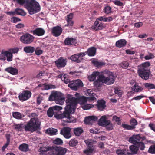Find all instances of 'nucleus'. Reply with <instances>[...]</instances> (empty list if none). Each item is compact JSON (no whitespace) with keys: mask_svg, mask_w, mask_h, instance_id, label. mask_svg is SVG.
<instances>
[{"mask_svg":"<svg viewBox=\"0 0 155 155\" xmlns=\"http://www.w3.org/2000/svg\"><path fill=\"white\" fill-rule=\"evenodd\" d=\"M86 94L90 97L82 96L79 98H75L71 94L67 95L65 101L66 105L64 108L65 110L62 114H57L54 115L56 118L61 119L64 122V123H62V125H66V123L76 122V119L70 114H73L74 112L76 106L78 103L83 106L87 102H90L96 100L94 96L95 94L91 90H87Z\"/></svg>","mask_w":155,"mask_h":155,"instance_id":"obj_1","label":"nucleus"},{"mask_svg":"<svg viewBox=\"0 0 155 155\" xmlns=\"http://www.w3.org/2000/svg\"><path fill=\"white\" fill-rule=\"evenodd\" d=\"M104 75L101 74L98 77V79L96 80L94 83V85L96 87H98L104 83Z\"/></svg>","mask_w":155,"mask_h":155,"instance_id":"obj_17","label":"nucleus"},{"mask_svg":"<svg viewBox=\"0 0 155 155\" xmlns=\"http://www.w3.org/2000/svg\"><path fill=\"white\" fill-rule=\"evenodd\" d=\"M74 131L75 135L77 136H79L83 131L82 128L80 127L74 128Z\"/></svg>","mask_w":155,"mask_h":155,"instance_id":"obj_35","label":"nucleus"},{"mask_svg":"<svg viewBox=\"0 0 155 155\" xmlns=\"http://www.w3.org/2000/svg\"><path fill=\"white\" fill-rule=\"evenodd\" d=\"M5 70L13 75H17L18 73V70L16 68L12 67L7 68L5 69Z\"/></svg>","mask_w":155,"mask_h":155,"instance_id":"obj_24","label":"nucleus"},{"mask_svg":"<svg viewBox=\"0 0 155 155\" xmlns=\"http://www.w3.org/2000/svg\"><path fill=\"white\" fill-rule=\"evenodd\" d=\"M106 27V25L104 23H102L101 21H96L94 25L91 27V28L95 31H98L102 30L104 28Z\"/></svg>","mask_w":155,"mask_h":155,"instance_id":"obj_12","label":"nucleus"},{"mask_svg":"<svg viewBox=\"0 0 155 155\" xmlns=\"http://www.w3.org/2000/svg\"><path fill=\"white\" fill-rule=\"evenodd\" d=\"M78 143V141L76 140L72 139L69 141V144L71 146L73 147L76 146Z\"/></svg>","mask_w":155,"mask_h":155,"instance_id":"obj_42","label":"nucleus"},{"mask_svg":"<svg viewBox=\"0 0 155 155\" xmlns=\"http://www.w3.org/2000/svg\"><path fill=\"white\" fill-rule=\"evenodd\" d=\"M149 126L151 129L155 132V125L153 123H150Z\"/></svg>","mask_w":155,"mask_h":155,"instance_id":"obj_64","label":"nucleus"},{"mask_svg":"<svg viewBox=\"0 0 155 155\" xmlns=\"http://www.w3.org/2000/svg\"><path fill=\"white\" fill-rule=\"evenodd\" d=\"M129 65L128 62L125 61L122 62L120 64V66L121 67L124 68H127Z\"/></svg>","mask_w":155,"mask_h":155,"instance_id":"obj_51","label":"nucleus"},{"mask_svg":"<svg viewBox=\"0 0 155 155\" xmlns=\"http://www.w3.org/2000/svg\"><path fill=\"white\" fill-rule=\"evenodd\" d=\"M127 43L126 41L124 39H120L117 41L116 43V46L119 48L124 46Z\"/></svg>","mask_w":155,"mask_h":155,"instance_id":"obj_27","label":"nucleus"},{"mask_svg":"<svg viewBox=\"0 0 155 155\" xmlns=\"http://www.w3.org/2000/svg\"><path fill=\"white\" fill-rule=\"evenodd\" d=\"M40 145L39 146L40 148L39 150V151L40 152V153H43V152L49 151L48 154L49 155H51L50 153L51 152V151L52 146H46L45 145L42 143H40Z\"/></svg>","mask_w":155,"mask_h":155,"instance_id":"obj_14","label":"nucleus"},{"mask_svg":"<svg viewBox=\"0 0 155 155\" xmlns=\"http://www.w3.org/2000/svg\"><path fill=\"white\" fill-rule=\"evenodd\" d=\"M13 117L17 119H19L22 118V115L21 113L18 112H15L13 113Z\"/></svg>","mask_w":155,"mask_h":155,"instance_id":"obj_46","label":"nucleus"},{"mask_svg":"<svg viewBox=\"0 0 155 155\" xmlns=\"http://www.w3.org/2000/svg\"><path fill=\"white\" fill-rule=\"evenodd\" d=\"M40 124L41 122L38 119L33 118H31L26 125L17 124L14 126V127L18 131H21L25 129L26 131H30L33 132L40 128Z\"/></svg>","mask_w":155,"mask_h":155,"instance_id":"obj_2","label":"nucleus"},{"mask_svg":"<svg viewBox=\"0 0 155 155\" xmlns=\"http://www.w3.org/2000/svg\"><path fill=\"white\" fill-rule=\"evenodd\" d=\"M19 49L16 48L9 49V51L12 54V53H17Z\"/></svg>","mask_w":155,"mask_h":155,"instance_id":"obj_55","label":"nucleus"},{"mask_svg":"<svg viewBox=\"0 0 155 155\" xmlns=\"http://www.w3.org/2000/svg\"><path fill=\"white\" fill-rule=\"evenodd\" d=\"M129 149L131 153L133 154L137 153L138 150V148L137 147L134 145L130 146Z\"/></svg>","mask_w":155,"mask_h":155,"instance_id":"obj_38","label":"nucleus"},{"mask_svg":"<svg viewBox=\"0 0 155 155\" xmlns=\"http://www.w3.org/2000/svg\"><path fill=\"white\" fill-rule=\"evenodd\" d=\"M69 58L72 61H76L77 63H79L80 62V61L79 58V56H78V54L72 55Z\"/></svg>","mask_w":155,"mask_h":155,"instance_id":"obj_34","label":"nucleus"},{"mask_svg":"<svg viewBox=\"0 0 155 155\" xmlns=\"http://www.w3.org/2000/svg\"><path fill=\"white\" fill-rule=\"evenodd\" d=\"M15 14L24 16L26 15V12L22 9L17 8L15 9Z\"/></svg>","mask_w":155,"mask_h":155,"instance_id":"obj_36","label":"nucleus"},{"mask_svg":"<svg viewBox=\"0 0 155 155\" xmlns=\"http://www.w3.org/2000/svg\"><path fill=\"white\" fill-rule=\"evenodd\" d=\"M144 86L146 88L150 89L155 88V85L153 84L146 83L144 84Z\"/></svg>","mask_w":155,"mask_h":155,"instance_id":"obj_48","label":"nucleus"},{"mask_svg":"<svg viewBox=\"0 0 155 155\" xmlns=\"http://www.w3.org/2000/svg\"><path fill=\"white\" fill-rule=\"evenodd\" d=\"M116 153L118 155H129L130 153L128 150L126 149H118L116 151Z\"/></svg>","mask_w":155,"mask_h":155,"instance_id":"obj_30","label":"nucleus"},{"mask_svg":"<svg viewBox=\"0 0 155 155\" xmlns=\"http://www.w3.org/2000/svg\"><path fill=\"white\" fill-rule=\"evenodd\" d=\"M92 62L94 65L97 67H99L104 65L105 64L104 62L102 61H98L96 60H92Z\"/></svg>","mask_w":155,"mask_h":155,"instance_id":"obj_32","label":"nucleus"},{"mask_svg":"<svg viewBox=\"0 0 155 155\" xmlns=\"http://www.w3.org/2000/svg\"><path fill=\"white\" fill-rule=\"evenodd\" d=\"M19 148L21 151L25 152L27 151L28 149V145L25 143L21 145Z\"/></svg>","mask_w":155,"mask_h":155,"instance_id":"obj_39","label":"nucleus"},{"mask_svg":"<svg viewBox=\"0 0 155 155\" xmlns=\"http://www.w3.org/2000/svg\"><path fill=\"white\" fill-rule=\"evenodd\" d=\"M62 30L59 26H56L52 28V33L53 35L56 37L59 36L62 33Z\"/></svg>","mask_w":155,"mask_h":155,"instance_id":"obj_21","label":"nucleus"},{"mask_svg":"<svg viewBox=\"0 0 155 155\" xmlns=\"http://www.w3.org/2000/svg\"><path fill=\"white\" fill-rule=\"evenodd\" d=\"M52 107L54 111H59L62 109V107L59 106H55Z\"/></svg>","mask_w":155,"mask_h":155,"instance_id":"obj_59","label":"nucleus"},{"mask_svg":"<svg viewBox=\"0 0 155 155\" xmlns=\"http://www.w3.org/2000/svg\"><path fill=\"white\" fill-rule=\"evenodd\" d=\"M111 8L109 6L106 7L104 10V12L106 14H109L111 12Z\"/></svg>","mask_w":155,"mask_h":155,"instance_id":"obj_52","label":"nucleus"},{"mask_svg":"<svg viewBox=\"0 0 155 155\" xmlns=\"http://www.w3.org/2000/svg\"><path fill=\"white\" fill-rule=\"evenodd\" d=\"M122 127L125 129L129 130H131L133 129V127H131L130 125H127L126 124H122Z\"/></svg>","mask_w":155,"mask_h":155,"instance_id":"obj_54","label":"nucleus"},{"mask_svg":"<svg viewBox=\"0 0 155 155\" xmlns=\"http://www.w3.org/2000/svg\"><path fill=\"white\" fill-rule=\"evenodd\" d=\"M53 143L55 144L60 145L63 143V142L61 139L57 138L53 140Z\"/></svg>","mask_w":155,"mask_h":155,"instance_id":"obj_47","label":"nucleus"},{"mask_svg":"<svg viewBox=\"0 0 155 155\" xmlns=\"http://www.w3.org/2000/svg\"><path fill=\"white\" fill-rule=\"evenodd\" d=\"M31 92L29 91H24L20 93L18 96L19 100L21 101H24L28 100L31 95Z\"/></svg>","mask_w":155,"mask_h":155,"instance_id":"obj_11","label":"nucleus"},{"mask_svg":"<svg viewBox=\"0 0 155 155\" xmlns=\"http://www.w3.org/2000/svg\"><path fill=\"white\" fill-rule=\"evenodd\" d=\"M130 123L131 127H133V129H134L135 127V126L137 124V122L135 119L133 118L130 120Z\"/></svg>","mask_w":155,"mask_h":155,"instance_id":"obj_45","label":"nucleus"},{"mask_svg":"<svg viewBox=\"0 0 155 155\" xmlns=\"http://www.w3.org/2000/svg\"><path fill=\"white\" fill-rule=\"evenodd\" d=\"M90 132L91 133L94 134H98L100 132L99 130L98 129H91L90 130Z\"/></svg>","mask_w":155,"mask_h":155,"instance_id":"obj_61","label":"nucleus"},{"mask_svg":"<svg viewBox=\"0 0 155 155\" xmlns=\"http://www.w3.org/2000/svg\"><path fill=\"white\" fill-rule=\"evenodd\" d=\"M66 61L62 58H60L55 61V63L58 68L64 67L66 64Z\"/></svg>","mask_w":155,"mask_h":155,"instance_id":"obj_15","label":"nucleus"},{"mask_svg":"<svg viewBox=\"0 0 155 155\" xmlns=\"http://www.w3.org/2000/svg\"><path fill=\"white\" fill-rule=\"evenodd\" d=\"M94 106V105L91 104H86V103L83 105L82 106V107L84 110H87L90 109L91 108L93 107Z\"/></svg>","mask_w":155,"mask_h":155,"instance_id":"obj_40","label":"nucleus"},{"mask_svg":"<svg viewBox=\"0 0 155 155\" xmlns=\"http://www.w3.org/2000/svg\"><path fill=\"white\" fill-rule=\"evenodd\" d=\"M102 75H104V83L107 85H110L114 83V74L112 72L108 71H105L103 72Z\"/></svg>","mask_w":155,"mask_h":155,"instance_id":"obj_6","label":"nucleus"},{"mask_svg":"<svg viewBox=\"0 0 155 155\" xmlns=\"http://www.w3.org/2000/svg\"><path fill=\"white\" fill-rule=\"evenodd\" d=\"M101 74L100 72L97 71L94 72L88 76V79L90 81H93L96 79L97 77H99V75Z\"/></svg>","mask_w":155,"mask_h":155,"instance_id":"obj_25","label":"nucleus"},{"mask_svg":"<svg viewBox=\"0 0 155 155\" xmlns=\"http://www.w3.org/2000/svg\"><path fill=\"white\" fill-rule=\"evenodd\" d=\"M77 43L76 39L72 38H67L64 40V44L66 45H75Z\"/></svg>","mask_w":155,"mask_h":155,"instance_id":"obj_19","label":"nucleus"},{"mask_svg":"<svg viewBox=\"0 0 155 155\" xmlns=\"http://www.w3.org/2000/svg\"><path fill=\"white\" fill-rule=\"evenodd\" d=\"M71 129L70 128L64 127L61 130L60 133L63 135L65 138L69 139L71 137Z\"/></svg>","mask_w":155,"mask_h":155,"instance_id":"obj_13","label":"nucleus"},{"mask_svg":"<svg viewBox=\"0 0 155 155\" xmlns=\"http://www.w3.org/2000/svg\"><path fill=\"white\" fill-rule=\"evenodd\" d=\"M68 85L72 90H76L80 87H82L83 84L81 80L78 79L70 81Z\"/></svg>","mask_w":155,"mask_h":155,"instance_id":"obj_10","label":"nucleus"},{"mask_svg":"<svg viewBox=\"0 0 155 155\" xmlns=\"http://www.w3.org/2000/svg\"><path fill=\"white\" fill-rule=\"evenodd\" d=\"M5 57H7V60L8 62L12 61L13 55L9 51H5Z\"/></svg>","mask_w":155,"mask_h":155,"instance_id":"obj_37","label":"nucleus"},{"mask_svg":"<svg viewBox=\"0 0 155 155\" xmlns=\"http://www.w3.org/2000/svg\"><path fill=\"white\" fill-rule=\"evenodd\" d=\"M84 142L86 144L87 148L84 151V153L87 155H90L93 152H95V148L93 144L96 141L94 140L87 139L84 140Z\"/></svg>","mask_w":155,"mask_h":155,"instance_id":"obj_7","label":"nucleus"},{"mask_svg":"<svg viewBox=\"0 0 155 155\" xmlns=\"http://www.w3.org/2000/svg\"><path fill=\"white\" fill-rule=\"evenodd\" d=\"M148 152L151 154H155V144L152 145L150 147Z\"/></svg>","mask_w":155,"mask_h":155,"instance_id":"obj_44","label":"nucleus"},{"mask_svg":"<svg viewBox=\"0 0 155 155\" xmlns=\"http://www.w3.org/2000/svg\"><path fill=\"white\" fill-rule=\"evenodd\" d=\"M9 138H7V141L6 143L4 145L2 148V151H4L5 149L7 147L9 144Z\"/></svg>","mask_w":155,"mask_h":155,"instance_id":"obj_62","label":"nucleus"},{"mask_svg":"<svg viewBox=\"0 0 155 155\" xmlns=\"http://www.w3.org/2000/svg\"><path fill=\"white\" fill-rule=\"evenodd\" d=\"M137 147L141 150H144L145 148V146L144 143L142 142H139L137 143Z\"/></svg>","mask_w":155,"mask_h":155,"instance_id":"obj_43","label":"nucleus"},{"mask_svg":"<svg viewBox=\"0 0 155 155\" xmlns=\"http://www.w3.org/2000/svg\"><path fill=\"white\" fill-rule=\"evenodd\" d=\"M107 116L104 115L102 116L99 121V124L101 126H104L105 125L107 124L110 122V120H107Z\"/></svg>","mask_w":155,"mask_h":155,"instance_id":"obj_23","label":"nucleus"},{"mask_svg":"<svg viewBox=\"0 0 155 155\" xmlns=\"http://www.w3.org/2000/svg\"><path fill=\"white\" fill-rule=\"evenodd\" d=\"M6 59L5 51L2 52L0 54V60L5 61Z\"/></svg>","mask_w":155,"mask_h":155,"instance_id":"obj_56","label":"nucleus"},{"mask_svg":"<svg viewBox=\"0 0 155 155\" xmlns=\"http://www.w3.org/2000/svg\"><path fill=\"white\" fill-rule=\"evenodd\" d=\"M131 89L134 91L138 92L142 91L143 90V88L138 85L135 84L134 86L131 87Z\"/></svg>","mask_w":155,"mask_h":155,"instance_id":"obj_31","label":"nucleus"},{"mask_svg":"<svg viewBox=\"0 0 155 155\" xmlns=\"http://www.w3.org/2000/svg\"><path fill=\"white\" fill-rule=\"evenodd\" d=\"M43 99V97L41 96H39L37 97V103L38 104H40L41 102V101Z\"/></svg>","mask_w":155,"mask_h":155,"instance_id":"obj_63","label":"nucleus"},{"mask_svg":"<svg viewBox=\"0 0 155 155\" xmlns=\"http://www.w3.org/2000/svg\"><path fill=\"white\" fill-rule=\"evenodd\" d=\"M31 32L34 35L41 36L44 35L45 31L42 28H38L33 31H32Z\"/></svg>","mask_w":155,"mask_h":155,"instance_id":"obj_18","label":"nucleus"},{"mask_svg":"<svg viewBox=\"0 0 155 155\" xmlns=\"http://www.w3.org/2000/svg\"><path fill=\"white\" fill-rule=\"evenodd\" d=\"M113 120L117 122L118 124H119V123H120V118L116 116L115 115L113 116Z\"/></svg>","mask_w":155,"mask_h":155,"instance_id":"obj_60","label":"nucleus"},{"mask_svg":"<svg viewBox=\"0 0 155 155\" xmlns=\"http://www.w3.org/2000/svg\"><path fill=\"white\" fill-rule=\"evenodd\" d=\"M154 58V55L151 53H149L148 54L145 56L144 58L146 60H149L153 59Z\"/></svg>","mask_w":155,"mask_h":155,"instance_id":"obj_49","label":"nucleus"},{"mask_svg":"<svg viewBox=\"0 0 155 155\" xmlns=\"http://www.w3.org/2000/svg\"><path fill=\"white\" fill-rule=\"evenodd\" d=\"M68 149L61 147L52 146L51 155H64L66 153Z\"/></svg>","mask_w":155,"mask_h":155,"instance_id":"obj_8","label":"nucleus"},{"mask_svg":"<svg viewBox=\"0 0 155 155\" xmlns=\"http://www.w3.org/2000/svg\"><path fill=\"white\" fill-rule=\"evenodd\" d=\"M55 112L52 108V107H50L47 111V114L48 116L50 117H52Z\"/></svg>","mask_w":155,"mask_h":155,"instance_id":"obj_41","label":"nucleus"},{"mask_svg":"<svg viewBox=\"0 0 155 155\" xmlns=\"http://www.w3.org/2000/svg\"><path fill=\"white\" fill-rule=\"evenodd\" d=\"M141 139V136L139 134L134 135L130 137L129 140V142L133 144L137 143V141H139Z\"/></svg>","mask_w":155,"mask_h":155,"instance_id":"obj_20","label":"nucleus"},{"mask_svg":"<svg viewBox=\"0 0 155 155\" xmlns=\"http://www.w3.org/2000/svg\"><path fill=\"white\" fill-rule=\"evenodd\" d=\"M47 134L51 135H54L56 134L57 132V130L56 129L53 128H50L47 129L46 131Z\"/></svg>","mask_w":155,"mask_h":155,"instance_id":"obj_33","label":"nucleus"},{"mask_svg":"<svg viewBox=\"0 0 155 155\" xmlns=\"http://www.w3.org/2000/svg\"><path fill=\"white\" fill-rule=\"evenodd\" d=\"M96 105L99 110L102 111L106 107L105 102L103 100H98Z\"/></svg>","mask_w":155,"mask_h":155,"instance_id":"obj_22","label":"nucleus"},{"mask_svg":"<svg viewBox=\"0 0 155 155\" xmlns=\"http://www.w3.org/2000/svg\"><path fill=\"white\" fill-rule=\"evenodd\" d=\"M35 54L37 55H40L43 53V51L39 48H36L35 50Z\"/></svg>","mask_w":155,"mask_h":155,"instance_id":"obj_57","label":"nucleus"},{"mask_svg":"<svg viewBox=\"0 0 155 155\" xmlns=\"http://www.w3.org/2000/svg\"><path fill=\"white\" fill-rule=\"evenodd\" d=\"M96 48L91 47L88 49L86 52L89 56H94L96 54Z\"/></svg>","mask_w":155,"mask_h":155,"instance_id":"obj_26","label":"nucleus"},{"mask_svg":"<svg viewBox=\"0 0 155 155\" xmlns=\"http://www.w3.org/2000/svg\"><path fill=\"white\" fill-rule=\"evenodd\" d=\"M68 75L67 74H64L63 75V74H60L58 77L59 78H61L62 81H64L65 83L67 84L70 82L68 78Z\"/></svg>","mask_w":155,"mask_h":155,"instance_id":"obj_28","label":"nucleus"},{"mask_svg":"<svg viewBox=\"0 0 155 155\" xmlns=\"http://www.w3.org/2000/svg\"><path fill=\"white\" fill-rule=\"evenodd\" d=\"M97 118L96 117L90 116L86 117L84 121L86 124L91 125L92 124L94 121L97 120Z\"/></svg>","mask_w":155,"mask_h":155,"instance_id":"obj_16","label":"nucleus"},{"mask_svg":"<svg viewBox=\"0 0 155 155\" xmlns=\"http://www.w3.org/2000/svg\"><path fill=\"white\" fill-rule=\"evenodd\" d=\"M114 92L115 94H117L119 97H120L122 93V90L120 89L119 88H114Z\"/></svg>","mask_w":155,"mask_h":155,"instance_id":"obj_50","label":"nucleus"},{"mask_svg":"<svg viewBox=\"0 0 155 155\" xmlns=\"http://www.w3.org/2000/svg\"><path fill=\"white\" fill-rule=\"evenodd\" d=\"M34 38V37L32 35L29 33H26L21 37L20 41L25 44H29L33 42Z\"/></svg>","mask_w":155,"mask_h":155,"instance_id":"obj_9","label":"nucleus"},{"mask_svg":"<svg viewBox=\"0 0 155 155\" xmlns=\"http://www.w3.org/2000/svg\"><path fill=\"white\" fill-rule=\"evenodd\" d=\"M11 21L13 23H16L20 21L21 20L18 18L13 17L11 18Z\"/></svg>","mask_w":155,"mask_h":155,"instance_id":"obj_58","label":"nucleus"},{"mask_svg":"<svg viewBox=\"0 0 155 155\" xmlns=\"http://www.w3.org/2000/svg\"><path fill=\"white\" fill-rule=\"evenodd\" d=\"M50 101H55L56 104L60 105L63 104L65 101V97L63 94L60 92L53 91L49 97Z\"/></svg>","mask_w":155,"mask_h":155,"instance_id":"obj_5","label":"nucleus"},{"mask_svg":"<svg viewBox=\"0 0 155 155\" xmlns=\"http://www.w3.org/2000/svg\"><path fill=\"white\" fill-rule=\"evenodd\" d=\"M104 126L106 127L107 129L108 130H111L113 128V126L112 124L110 123V122L107 124L105 125Z\"/></svg>","mask_w":155,"mask_h":155,"instance_id":"obj_53","label":"nucleus"},{"mask_svg":"<svg viewBox=\"0 0 155 155\" xmlns=\"http://www.w3.org/2000/svg\"><path fill=\"white\" fill-rule=\"evenodd\" d=\"M24 50L26 53H32L34 51L35 49L33 47L27 46L24 48Z\"/></svg>","mask_w":155,"mask_h":155,"instance_id":"obj_29","label":"nucleus"},{"mask_svg":"<svg viewBox=\"0 0 155 155\" xmlns=\"http://www.w3.org/2000/svg\"><path fill=\"white\" fill-rule=\"evenodd\" d=\"M150 65L149 62H146L139 66L138 74L142 78L147 80L149 78L150 74L148 68Z\"/></svg>","mask_w":155,"mask_h":155,"instance_id":"obj_4","label":"nucleus"},{"mask_svg":"<svg viewBox=\"0 0 155 155\" xmlns=\"http://www.w3.org/2000/svg\"><path fill=\"white\" fill-rule=\"evenodd\" d=\"M14 0L21 5H24L30 15L36 13L40 10V6L39 3L35 0Z\"/></svg>","mask_w":155,"mask_h":155,"instance_id":"obj_3","label":"nucleus"}]
</instances>
